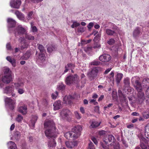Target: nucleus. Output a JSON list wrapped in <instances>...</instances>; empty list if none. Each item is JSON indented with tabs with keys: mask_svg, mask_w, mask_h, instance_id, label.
Wrapping results in <instances>:
<instances>
[{
	"mask_svg": "<svg viewBox=\"0 0 149 149\" xmlns=\"http://www.w3.org/2000/svg\"><path fill=\"white\" fill-rule=\"evenodd\" d=\"M45 127L47 129L45 131L46 136L49 139L47 144L49 147H55L56 143L55 139L57 136L58 134V130L56 129L55 124L52 120H48L44 124Z\"/></svg>",
	"mask_w": 149,
	"mask_h": 149,
	"instance_id": "obj_1",
	"label": "nucleus"
},
{
	"mask_svg": "<svg viewBox=\"0 0 149 149\" xmlns=\"http://www.w3.org/2000/svg\"><path fill=\"white\" fill-rule=\"evenodd\" d=\"M135 85L134 87L138 91V97L142 100L144 99V94L142 92V89L143 88H148L147 90L149 89V79L145 78L143 79L142 83L141 84L138 80L135 81Z\"/></svg>",
	"mask_w": 149,
	"mask_h": 149,
	"instance_id": "obj_2",
	"label": "nucleus"
},
{
	"mask_svg": "<svg viewBox=\"0 0 149 149\" xmlns=\"http://www.w3.org/2000/svg\"><path fill=\"white\" fill-rule=\"evenodd\" d=\"M3 93L9 95H11L12 97H15L16 94L14 92V87L13 85H8L4 88L3 90Z\"/></svg>",
	"mask_w": 149,
	"mask_h": 149,
	"instance_id": "obj_3",
	"label": "nucleus"
},
{
	"mask_svg": "<svg viewBox=\"0 0 149 149\" xmlns=\"http://www.w3.org/2000/svg\"><path fill=\"white\" fill-rule=\"evenodd\" d=\"M79 78L77 74L68 76L66 79V84L69 85L72 83L77 84L78 82Z\"/></svg>",
	"mask_w": 149,
	"mask_h": 149,
	"instance_id": "obj_4",
	"label": "nucleus"
},
{
	"mask_svg": "<svg viewBox=\"0 0 149 149\" xmlns=\"http://www.w3.org/2000/svg\"><path fill=\"white\" fill-rule=\"evenodd\" d=\"M26 30V28L23 27L21 25H19L16 29L15 28L14 30L13 31L12 33H14L15 36H16L18 35L26 34L27 33Z\"/></svg>",
	"mask_w": 149,
	"mask_h": 149,
	"instance_id": "obj_5",
	"label": "nucleus"
},
{
	"mask_svg": "<svg viewBox=\"0 0 149 149\" xmlns=\"http://www.w3.org/2000/svg\"><path fill=\"white\" fill-rule=\"evenodd\" d=\"M139 137L140 140V146L142 149H146L147 146L146 143H147V140L143 137V135L140 134L139 136ZM135 149H141L138 146L136 147Z\"/></svg>",
	"mask_w": 149,
	"mask_h": 149,
	"instance_id": "obj_6",
	"label": "nucleus"
},
{
	"mask_svg": "<svg viewBox=\"0 0 149 149\" xmlns=\"http://www.w3.org/2000/svg\"><path fill=\"white\" fill-rule=\"evenodd\" d=\"M4 100L6 107L11 110H13L14 109V105L15 104V100H12L10 98L7 97L5 98Z\"/></svg>",
	"mask_w": 149,
	"mask_h": 149,
	"instance_id": "obj_7",
	"label": "nucleus"
},
{
	"mask_svg": "<svg viewBox=\"0 0 149 149\" xmlns=\"http://www.w3.org/2000/svg\"><path fill=\"white\" fill-rule=\"evenodd\" d=\"M109 24L113 30L109 28H107L105 30V32L109 36H113L116 34L115 30L117 29V27L113 23H110Z\"/></svg>",
	"mask_w": 149,
	"mask_h": 149,
	"instance_id": "obj_8",
	"label": "nucleus"
},
{
	"mask_svg": "<svg viewBox=\"0 0 149 149\" xmlns=\"http://www.w3.org/2000/svg\"><path fill=\"white\" fill-rule=\"evenodd\" d=\"M8 23V31L10 33H12L13 31L15 29V26L16 24L15 21L11 18H8L7 19Z\"/></svg>",
	"mask_w": 149,
	"mask_h": 149,
	"instance_id": "obj_9",
	"label": "nucleus"
},
{
	"mask_svg": "<svg viewBox=\"0 0 149 149\" xmlns=\"http://www.w3.org/2000/svg\"><path fill=\"white\" fill-rule=\"evenodd\" d=\"M64 136L67 139L70 140H74L78 137V135H75V134L72 132H67L64 134Z\"/></svg>",
	"mask_w": 149,
	"mask_h": 149,
	"instance_id": "obj_10",
	"label": "nucleus"
},
{
	"mask_svg": "<svg viewBox=\"0 0 149 149\" xmlns=\"http://www.w3.org/2000/svg\"><path fill=\"white\" fill-rule=\"evenodd\" d=\"M111 58V56L109 54H104L101 55L99 57V60L102 62H109Z\"/></svg>",
	"mask_w": 149,
	"mask_h": 149,
	"instance_id": "obj_11",
	"label": "nucleus"
},
{
	"mask_svg": "<svg viewBox=\"0 0 149 149\" xmlns=\"http://www.w3.org/2000/svg\"><path fill=\"white\" fill-rule=\"evenodd\" d=\"M2 81L4 83L8 84L12 81V77L10 73L5 74L1 78Z\"/></svg>",
	"mask_w": 149,
	"mask_h": 149,
	"instance_id": "obj_12",
	"label": "nucleus"
},
{
	"mask_svg": "<svg viewBox=\"0 0 149 149\" xmlns=\"http://www.w3.org/2000/svg\"><path fill=\"white\" fill-rule=\"evenodd\" d=\"M21 4L20 0H11L10 2V6L13 8L18 9Z\"/></svg>",
	"mask_w": 149,
	"mask_h": 149,
	"instance_id": "obj_13",
	"label": "nucleus"
},
{
	"mask_svg": "<svg viewBox=\"0 0 149 149\" xmlns=\"http://www.w3.org/2000/svg\"><path fill=\"white\" fill-rule=\"evenodd\" d=\"M99 68L98 67H95L93 68L91 71L88 74V75L90 77L92 78L96 77Z\"/></svg>",
	"mask_w": 149,
	"mask_h": 149,
	"instance_id": "obj_14",
	"label": "nucleus"
},
{
	"mask_svg": "<svg viewBox=\"0 0 149 149\" xmlns=\"http://www.w3.org/2000/svg\"><path fill=\"white\" fill-rule=\"evenodd\" d=\"M17 111L23 115H25L27 113V105L25 104L20 106L18 107Z\"/></svg>",
	"mask_w": 149,
	"mask_h": 149,
	"instance_id": "obj_15",
	"label": "nucleus"
},
{
	"mask_svg": "<svg viewBox=\"0 0 149 149\" xmlns=\"http://www.w3.org/2000/svg\"><path fill=\"white\" fill-rule=\"evenodd\" d=\"M103 140L105 144L108 143V142H113L115 139L113 136L112 135H109L107 137H104L103 139Z\"/></svg>",
	"mask_w": 149,
	"mask_h": 149,
	"instance_id": "obj_16",
	"label": "nucleus"
},
{
	"mask_svg": "<svg viewBox=\"0 0 149 149\" xmlns=\"http://www.w3.org/2000/svg\"><path fill=\"white\" fill-rule=\"evenodd\" d=\"M82 127L79 125H77L74 127L72 129V132L75 134V135L77 134L78 136L80 135V132L82 130Z\"/></svg>",
	"mask_w": 149,
	"mask_h": 149,
	"instance_id": "obj_17",
	"label": "nucleus"
},
{
	"mask_svg": "<svg viewBox=\"0 0 149 149\" xmlns=\"http://www.w3.org/2000/svg\"><path fill=\"white\" fill-rule=\"evenodd\" d=\"M69 113V111L68 109L63 110L60 113L61 118L63 119H67Z\"/></svg>",
	"mask_w": 149,
	"mask_h": 149,
	"instance_id": "obj_18",
	"label": "nucleus"
},
{
	"mask_svg": "<svg viewBox=\"0 0 149 149\" xmlns=\"http://www.w3.org/2000/svg\"><path fill=\"white\" fill-rule=\"evenodd\" d=\"M15 89L23 87L24 86V83L23 81L21 79H19L18 81L14 83Z\"/></svg>",
	"mask_w": 149,
	"mask_h": 149,
	"instance_id": "obj_19",
	"label": "nucleus"
},
{
	"mask_svg": "<svg viewBox=\"0 0 149 149\" xmlns=\"http://www.w3.org/2000/svg\"><path fill=\"white\" fill-rule=\"evenodd\" d=\"M15 14L16 15L17 17L19 19L22 20L23 21H26V20H25V18L24 17V15L18 10L16 11L15 13Z\"/></svg>",
	"mask_w": 149,
	"mask_h": 149,
	"instance_id": "obj_20",
	"label": "nucleus"
},
{
	"mask_svg": "<svg viewBox=\"0 0 149 149\" xmlns=\"http://www.w3.org/2000/svg\"><path fill=\"white\" fill-rule=\"evenodd\" d=\"M54 110H57L59 109L61 107V102L60 100L56 101L53 104Z\"/></svg>",
	"mask_w": 149,
	"mask_h": 149,
	"instance_id": "obj_21",
	"label": "nucleus"
},
{
	"mask_svg": "<svg viewBox=\"0 0 149 149\" xmlns=\"http://www.w3.org/2000/svg\"><path fill=\"white\" fill-rule=\"evenodd\" d=\"M38 116L36 115H34L32 116L31 120L30 121L29 125L30 126L34 127L35 123H36L37 119Z\"/></svg>",
	"mask_w": 149,
	"mask_h": 149,
	"instance_id": "obj_22",
	"label": "nucleus"
},
{
	"mask_svg": "<svg viewBox=\"0 0 149 149\" xmlns=\"http://www.w3.org/2000/svg\"><path fill=\"white\" fill-rule=\"evenodd\" d=\"M73 97L71 95H66L63 98L64 103L69 104L71 102V100Z\"/></svg>",
	"mask_w": 149,
	"mask_h": 149,
	"instance_id": "obj_23",
	"label": "nucleus"
},
{
	"mask_svg": "<svg viewBox=\"0 0 149 149\" xmlns=\"http://www.w3.org/2000/svg\"><path fill=\"white\" fill-rule=\"evenodd\" d=\"M66 146L68 148H72L77 145L76 141H67L65 142Z\"/></svg>",
	"mask_w": 149,
	"mask_h": 149,
	"instance_id": "obj_24",
	"label": "nucleus"
},
{
	"mask_svg": "<svg viewBox=\"0 0 149 149\" xmlns=\"http://www.w3.org/2000/svg\"><path fill=\"white\" fill-rule=\"evenodd\" d=\"M75 67L74 65L72 63H68L67 65L65 66V69L64 71V73L67 72L68 70H69L73 69Z\"/></svg>",
	"mask_w": 149,
	"mask_h": 149,
	"instance_id": "obj_25",
	"label": "nucleus"
},
{
	"mask_svg": "<svg viewBox=\"0 0 149 149\" xmlns=\"http://www.w3.org/2000/svg\"><path fill=\"white\" fill-rule=\"evenodd\" d=\"M8 149H17L16 144L12 141H10L7 143Z\"/></svg>",
	"mask_w": 149,
	"mask_h": 149,
	"instance_id": "obj_26",
	"label": "nucleus"
},
{
	"mask_svg": "<svg viewBox=\"0 0 149 149\" xmlns=\"http://www.w3.org/2000/svg\"><path fill=\"white\" fill-rule=\"evenodd\" d=\"M123 74L120 73H118L115 76L116 81L117 84H118L119 83L123 77Z\"/></svg>",
	"mask_w": 149,
	"mask_h": 149,
	"instance_id": "obj_27",
	"label": "nucleus"
},
{
	"mask_svg": "<svg viewBox=\"0 0 149 149\" xmlns=\"http://www.w3.org/2000/svg\"><path fill=\"white\" fill-rule=\"evenodd\" d=\"M6 59L12 64L13 67L15 66L16 61L14 59L12 58L10 56H8L6 58Z\"/></svg>",
	"mask_w": 149,
	"mask_h": 149,
	"instance_id": "obj_28",
	"label": "nucleus"
},
{
	"mask_svg": "<svg viewBox=\"0 0 149 149\" xmlns=\"http://www.w3.org/2000/svg\"><path fill=\"white\" fill-rule=\"evenodd\" d=\"M145 128V136L147 139H149V123L146 125Z\"/></svg>",
	"mask_w": 149,
	"mask_h": 149,
	"instance_id": "obj_29",
	"label": "nucleus"
},
{
	"mask_svg": "<svg viewBox=\"0 0 149 149\" xmlns=\"http://www.w3.org/2000/svg\"><path fill=\"white\" fill-rule=\"evenodd\" d=\"M31 55L30 51H27L22 56V59L23 60H27L28 59Z\"/></svg>",
	"mask_w": 149,
	"mask_h": 149,
	"instance_id": "obj_30",
	"label": "nucleus"
},
{
	"mask_svg": "<svg viewBox=\"0 0 149 149\" xmlns=\"http://www.w3.org/2000/svg\"><path fill=\"white\" fill-rule=\"evenodd\" d=\"M140 33V31L139 27L136 28L134 30L133 33V36L136 37L138 36Z\"/></svg>",
	"mask_w": 149,
	"mask_h": 149,
	"instance_id": "obj_31",
	"label": "nucleus"
},
{
	"mask_svg": "<svg viewBox=\"0 0 149 149\" xmlns=\"http://www.w3.org/2000/svg\"><path fill=\"white\" fill-rule=\"evenodd\" d=\"M20 136V134L19 132L18 131H15L13 135V137L16 140L18 139Z\"/></svg>",
	"mask_w": 149,
	"mask_h": 149,
	"instance_id": "obj_32",
	"label": "nucleus"
},
{
	"mask_svg": "<svg viewBox=\"0 0 149 149\" xmlns=\"http://www.w3.org/2000/svg\"><path fill=\"white\" fill-rule=\"evenodd\" d=\"M23 119V116L20 114H18L15 118L16 120L19 123H21Z\"/></svg>",
	"mask_w": 149,
	"mask_h": 149,
	"instance_id": "obj_33",
	"label": "nucleus"
},
{
	"mask_svg": "<svg viewBox=\"0 0 149 149\" xmlns=\"http://www.w3.org/2000/svg\"><path fill=\"white\" fill-rule=\"evenodd\" d=\"M25 38L26 39L30 40H33L35 39L33 36L29 34H25Z\"/></svg>",
	"mask_w": 149,
	"mask_h": 149,
	"instance_id": "obj_34",
	"label": "nucleus"
},
{
	"mask_svg": "<svg viewBox=\"0 0 149 149\" xmlns=\"http://www.w3.org/2000/svg\"><path fill=\"white\" fill-rule=\"evenodd\" d=\"M100 122H98L97 121H93L92 122L91 125V127L92 128H95L98 127L100 124Z\"/></svg>",
	"mask_w": 149,
	"mask_h": 149,
	"instance_id": "obj_35",
	"label": "nucleus"
},
{
	"mask_svg": "<svg viewBox=\"0 0 149 149\" xmlns=\"http://www.w3.org/2000/svg\"><path fill=\"white\" fill-rule=\"evenodd\" d=\"M124 83L125 84V87H128L130 84L129 79L127 77L124 79Z\"/></svg>",
	"mask_w": 149,
	"mask_h": 149,
	"instance_id": "obj_36",
	"label": "nucleus"
},
{
	"mask_svg": "<svg viewBox=\"0 0 149 149\" xmlns=\"http://www.w3.org/2000/svg\"><path fill=\"white\" fill-rule=\"evenodd\" d=\"M33 23L31 22V31L33 33L36 32L38 30L37 29L36 26H33Z\"/></svg>",
	"mask_w": 149,
	"mask_h": 149,
	"instance_id": "obj_37",
	"label": "nucleus"
},
{
	"mask_svg": "<svg viewBox=\"0 0 149 149\" xmlns=\"http://www.w3.org/2000/svg\"><path fill=\"white\" fill-rule=\"evenodd\" d=\"M17 92V93L20 95L24 93L25 92V90L23 87L19 88L16 89Z\"/></svg>",
	"mask_w": 149,
	"mask_h": 149,
	"instance_id": "obj_38",
	"label": "nucleus"
},
{
	"mask_svg": "<svg viewBox=\"0 0 149 149\" xmlns=\"http://www.w3.org/2000/svg\"><path fill=\"white\" fill-rule=\"evenodd\" d=\"M45 56L44 54L41 53L39 56V59L42 61H43L45 60Z\"/></svg>",
	"mask_w": 149,
	"mask_h": 149,
	"instance_id": "obj_39",
	"label": "nucleus"
},
{
	"mask_svg": "<svg viewBox=\"0 0 149 149\" xmlns=\"http://www.w3.org/2000/svg\"><path fill=\"white\" fill-rule=\"evenodd\" d=\"M114 71H112L110 73V75L111 76V77H110V80H111L112 83H114Z\"/></svg>",
	"mask_w": 149,
	"mask_h": 149,
	"instance_id": "obj_40",
	"label": "nucleus"
},
{
	"mask_svg": "<svg viewBox=\"0 0 149 149\" xmlns=\"http://www.w3.org/2000/svg\"><path fill=\"white\" fill-rule=\"evenodd\" d=\"M65 86L62 83L59 84L57 88L58 90H63L65 88Z\"/></svg>",
	"mask_w": 149,
	"mask_h": 149,
	"instance_id": "obj_41",
	"label": "nucleus"
},
{
	"mask_svg": "<svg viewBox=\"0 0 149 149\" xmlns=\"http://www.w3.org/2000/svg\"><path fill=\"white\" fill-rule=\"evenodd\" d=\"M38 49L41 53H42L45 52V50L44 49V47L43 46L40 44L38 45Z\"/></svg>",
	"mask_w": 149,
	"mask_h": 149,
	"instance_id": "obj_42",
	"label": "nucleus"
},
{
	"mask_svg": "<svg viewBox=\"0 0 149 149\" xmlns=\"http://www.w3.org/2000/svg\"><path fill=\"white\" fill-rule=\"evenodd\" d=\"M92 47L91 46H88L84 48V50L86 52H88L92 50Z\"/></svg>",
	"mask_w": 149,
	"mask_h": 149,
	"instance_id": "obj_43",
	"label": "nucleus"
},
{
	"mask_svg": "<svg viewBox=\"0 0 149 149\" xmlns=\"http://www.w3.org/2000/svg\"><path fill=\"white\" fill-rule=\"evenodd\" d=\"M100 62L98 61H94L90 63V64L92 65H97L100 64Z\"/></svg>",
	"mask_w": 149,
	"mask_h": 149,
	"instance_id": "obj_44",
	"label": "nucleus"
},
{
	"mask_svg": "<svg viewBox=\"0 0 149 149\" xmlns=\"http://www.w3.org/2000/svg\"><path fill=\"white\" fill-rule=\"evenodd\" d=\"M58 93L57 91H56L54 93L52 94L51 96L52 98L53 99H56L57 96L58 95Z\"/></svg>",
	"mask_w": 149,
	"mask_h": 149,
	"instance_id": "obj_45",
	"label": "nucleus"
},
{
	"mask_svg": "<svg viewBox=\"0 0 149 149\" xmlns=\"http://www.w3.org/2000/svg\"><path fill=\"white\" fill-rule=\"evenodd\" d=\"M28 46V45L26 43L25 41H24L23 42V44L21 46V49H22L24 48H27Z\"/></svg>",
	"mask_w": 149,
	"mask_h": 149,
	"instance_id": "obj_46",
	"label": "nucleus"
},
{
	"mask_svg": "<svg viewBox=\"0 0 149 149\" xmlns=\"http://www.w3.org/2000/svg\"><path fill=\"white\" fill-rule=\"evenodd\" d=\"M74 114L76 118L78 119H80L81 117V115L77 111L74 112Z\"/></svg>",
	"mask_w": 149,
	"mask_h": 149,
	"instance_id": "obj_47",
	"label": "nucleus"
},
{
	"mask_svg": "<svg viewBox=\"0 0 149 149\" xmlns=\"http://www.w3.org/2000/svg\"><path fill=\"white\" fill-rule=\"evenodd\" d=\"M115 42L114 40L113 39L111 38L107 41V43L110 45H112L114 44Z\"/></svg>",
	"mask_w": 149,
	"mask_h": 149,
	"instance_id": "obj_48",
	"label": "nucleus"
},
{
	"mask_svg": "<svg viewBox=\"0 0 149 149\" xmlns=\"http://www.w3.org/2000/svg\"><path fill=\"white\" fill-rule=\"evenodd\" d=\"M80 24L79 23L77 22H73V24L71 25L72 28H73L74 27H77L79 26Z\"/></svg>",
	"mask_w": 149,
	"mask_h": 149,
	"instance_id": "obj_49",
	"label": "nucleus"
},
{
	"mask_svg": "<svg viewBox=\"0 0 149 149\" xmlns=\"http://www.w3.org/2000/svg\"><path fill=\"white\" fill-rule=\"evenodd\" d=\"M85 30V28L84 27H79L78 28V31L79 32L82 33Z\"/></svg>",
	"mask_w": 149,
	"mask_h": 149,
	"instance_id": "obj_50",
	"label": "nucleus"
},
{
	"mask_svg": "<svg viewBox=\"0 0 149 149\" xmlns=\"http://www.w3.org/2000/svg\"><path fill=\"white\" fill-rule=\"evenodd\" d=\"M143 116L144 118L148 119L149 118V113L146 112H143Z\"/></svg>",
	"mask_w": 149,
	"mask_h": 149,
	"instance_id": "obj_51",
	"label": "nucleus"
},
{
	"mask_svg": "<svg viewBox=\"0 0 149 149\" xmlns=\"http://www.w3.org/2000/svg\"><path fill=\"white\" fill-rule=\"evenodd\" d=\"M94 25V23L92 22H90L89 23L87 27L88 29L89 30H90Z\"/></svg>",
	"mask_w": 149,
	"mask_h": 149,
	"instance_id": "obj_52",
	"label": "nucleus"
},
{
	"mask_svg": "<svg viewBox=\"0 0 149 149\" xmlns=\"http://www.w3.org/2000/svg\"><path fill=\"white\" fill-rule=\"evenodd\" d=\"M47 50L49 52H51L52 51L55 50V47L52 46V47H47Z\"/></svg>",
	"mask_w": 149,
	"mask_h": 149,
	"instance_id": "obj_53",
	"label": "nucleus"
},
{
	"mask_svg": "<svg viewBox=\"0 0 149 149\" xmlns=\"http://www.w3.org/2000/svg\"><path fill=\"white\" fill-rule=\"evenodd\" d=\"M33 14V12L32 11H31L29 12L27 16V19L28 20H30L32 18L31 16Z\"/></svg>",
	"mask_w": 149,
	"mask_h": 149,
	"instance_id": "obj_54",
	"label": "nucleus"
},
{
	"mask_svg": "<svg viewBox=\"0 0 149 149\" xmlns=\"http://www.w3.org/2000/svg\"><path fill=\"white\" fill-rule=\"evenodd\" d=\"M89 148L90 149H95L93 143L91 142L89 143Z\"/></svg>",
	"mask_w": 149,
	"mask_h": 149,
	"instance_id": "obj_55",
	"label": "nucleus"
},
{
	"mask_svg": "<svg viewBox=\"0 0 149 149\" xmlns=\"http://www.w3.org/2000/svg\"><path fill=\"white\" fill-rule=\"evenodd\" d=\"M101 46L100 44L97 43H94L93 47L95 49L97 48H100V47Z\"/></svg>",
	"mask_w": 149,
	"mask_h": 149,
	"instance_id": "obj_56",
	"label": "nucleus"
},
{
	"mask_svg": "<svg viewBox=\"0 0 149 149\" xmlns=\"http://www.w3.org/2000/svg\"><path fill=\"white\" fill-rule=\"evenodd\" d=\"M8 73H10L11 74L10 72L9 69L8 68H6L4 70V75L5 74H7Z\"/></svg>",
	"mask_w": 149,
	"mask_h": 149,
	"instance_id": "obj_57",
	"label": "nucleus"
},
{
	"mask_svg": "<svg viewBox=\"0 0 149 149\" xmlns=\"http://www.w3.org/2000/svg\"><path fill=\"white\" fill-rule=\"evenodd\" d=\"M100 143L102 148L104 149H109L107 145V144L106 145H104V143L102 142H101Z\"/></svg>",
	"mask_w": 149,
	"mask_h": 149,
	"instance_id": "obj_58",
	"label": "nucleus"
},
{
	"mask_svg": "<svg viewBox=\"0 0 149 149\" xmlns=\"http://www.w3.org/2000/svg\"><path fill=\"white\" fill-rule=\"evenodd\" d=\"M6 47L7 50H10L12 49L9 43H8L7 44Z\"/></svg>",
	"mask_w": 149,
	"mask_h": 149,
	"instance_id": "obj_59",
	"label": "nucleus"
},
{
	"mask_svg": "<svg viewBox=\"0 0 149 149\" xmlns=\"http://www.w3.org/2000/svg\"><path fill=\"white\" fill-rule=\"evenodd\" d=\"M99 134L100 136L104 135L106 133V131H105L102 130L99 132Z\"/></svg>",
	"mask_w": 149,
	"mask_h": 149,
	"instance_id": "obj_60",
	"label": "nucleus"
},
{
	"mask_svg": "<svg viewBox=\"0 0 149 149\" xmlns=\"http://www.w3.org/2000/svg\"><path fill=\"white\" fill-rule=\"evenodd\" d=\"M91 139L95 144L97 145V141L95 138L93 137H92Z\"/></svg>",
	"mask_w": 149,
	"mask_h": 149,
	"instance_id": "obj_61",
	"label": "nucleus"
},
{
	"mask_svg": "<svg viewBox=\"0 0 149 149\" xmlns=\"http://www.w3.org/2000/svg\"><path fill=\"white\" fill-rule=\"evenodd\" d=\"M89 103H94V104L96 105L97 104V102H96V100L95 99H92L89 102Z\"/></svg>",
	"mask_w": 149,
	"mask_h": 149,
	"instance_id": "obj_62",
	"label": "nucleus"
},
{
	"mask_svg": "<svg viewBox=\"0 0 149 149\" xmlns=\"http://www.w3.org/2000/svg\"><path fill=\"white\" fill-rule=\"evenodd\" d=\"M114 149H120V145L119 143H117L114 146Z\"/></svg>",
	"mask_w": 149,
	"mask_h": 149,
	"instance_id": "obj_63",
	"label": "nucleus"
},
{
	"mask_svg": "<svg viewBox=\"0 0 149 149\" xmlns=\"http://www.w3.org/2000/svg\"><path fill=\"white\" fill-rule=\"evenodd\" d=\"M113 105V104L112 103L109 104L107 106H105L104 107V109L105 110H107V109L108 107H111Z\"/></svg>",
	"mask_w": 149,
	"mask_h": 149,
	"instance_id": "obj_64",
	"label": "nucleus"
}]
</instances>
